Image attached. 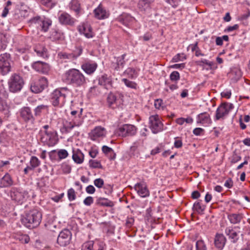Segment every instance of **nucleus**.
Returning <instances> with one entry per match:
<instances>
[{
    "mask_svg": "<svg viewBox=\"0 0 250 250\" xmlns=\"http://www.w3.org/2000/svg\"><path fill=\"white\" fill-rule=\"evenodd\" d=\"M42 213L37 208L26 211L21 218L22 224L29 229L38 227L42 220Z\"/></svg>",
    "mask_w": 250,
    "mask_h": 250,
    "instance_id": "nucleus-1",
    "label": "nucleus"
},
{
    "mask_svg": "<svg viewBox=\"0 0 250 250\" xmlns=\"http://www.w3.org/2000/svg\"><path fill=\"white\" fill-rule=\"evenodd\" d=\"M63 81L75 87H81L86 83V78L78 69L71 68L66 71L63 75Z\"/></svg>",
    "mask_w": 250,
    "mask_h": 250,
    "instance_id": "nucleus-2",
    "label": "nucleus"
},
{
    "mask_svg": "<svg viewBox=\"0 0 250 250\" xmlns=\"http://www.w3.org/2000/svg\"><path fill=\"white\" fill-rule=\"evenodd\" d=\"M24 84V82L22 77L16 73L13 74L8 81L9 90L12 93L20 91Z\"/></svg>",
    "mask_w": 250,
    "mask_h": 250,
    "instance_id": "nucleus-3",
    "label": "nucleus"
},
{
    "mask_svg": "<svg viewBox=\"0 0 250 250\" xmlns=\"http://www.w3.org/2000/svg\"><path fill=\"white\" fill-rule=\"evenodd\" d=\"M20 116L27 125L33 127L35 122V117L31 109L28 106H24L20 110Z\"/></svg>",
    "mask_w": 250,
    "mask_h": 250,
    "instance_id": "nucleus-4",
    "label": "nucleus"
},
{
    "mask_svg": "<svg viewBox=\"0 0 250 250\" xmlns=\"http://www.w3.org/2000/svg\"><path fill=\"white\" fill-rule=\"evenodd\" d=\"M12 63L11 55L9 53H5L0 55V70L3 75L11 71Z\"/></svg>",
    "mask_w": 250,
    "mask_h": 250,
    "instance_id": "nucleus-5",
    "label": "nucleus"
},
{
    "mask_svg": "<svg viewBox=\"0 0 250 250\" xmlns=\"http://www.w3.org/2000/svg\"><path fill=\"white\" fill-rule=\"evenodd\" d=\"M233 108L234 106L232 104L222 103L216 109L215 120H219L220 119H224Z\"/></svg>",
    "mask_w": 250,
    "mask_h": 250,
    "instance_id": "nucleus-6",
    "label": "nucleus"
},
{
    "mask_svg": "<svg viewBox=\"0 0 250 250\" xmlns=\"http://www.w3.org/2000/svg\"><path fill=\"white\" fill-rule=\"evenodd\" d=\"M137 127L132 125L124 124L116 130L117 134L122 137L134 136L137 133Z\"/></svg>",
    "mask_w": 250,
    "mask_h": 250,
    "instance_id": "nucleus-7",
    "label": "nucleus"
},
{
    "mask_svg": "<svg viewBox=\"0 0 250 250\" xmlns=\"http://www.w3.org/2000/svg\"><path fill=\"white\" fill-rule=\"evenodd\" d=\"M66 94L60 89H55L51 95L50 101L55 107H60L63 105L65 103Z\"/></svg>",
    "mask_w": 250,
    "mask_h": 250,
    "instance_id": "nucleus-8",
    "label": "nucleus"
},
{
    "mask_svg": "<svg viewBox=\"0 0 250 250\" xmlns=\"http://www.w3.org/2000/svg\"><path fill=\"white\" fill-rule=\"evenodd\" d=\"M28 192L20 188H12L10 190V196L12 200L21 204L27 197Z\"/></svg>",
    "mask_w": 250,
    "mask_h": 250,
    "instance_id": "nucleus-9",
    "label": "nucleus"
},
{
    "mask_svg": "<svg viewBox=\"0 0 250 250\" xmlns=\"http://www.w3.org/2000/svg\"><path fill=\"white\" fill-rule=\"evenodd\" d=\"M149 127L153 134H157L163 130V124L157 114L149 117Z\"/></svg>",
    "mask_w": 250,
    "mask_h": 250,
    "instance_id": "nucleus-10",
    "label": "nucleus"
},
{
    "mask_svg": "<svg viewBox=\"0 0 250 250\" xmlns=\"http://www.w3.org/2000/svg\"><path fill=\"white\" fill-rule=\"evenodd\" d=\"M48 86V81L44 77H41L40 79L31 83L30 89L35 93L42 92Z\"/></svg>",
    "mask_w": 250,
    "mask_h": 250,
    "instance_id": "nucleus-11",
    "label": "nucleus"
},
{
    "mask_svg": "<svg viewBox=\"0 0 250 250\" xmlns=\"http://www.w3.org/2000/svg\"><path fill=\"white\" fill-rule=\"evenodd\" d=\"M71 237V232L69 229H65L62 230L58 236L57 243L61 246H66L70 243Z\"/></svg>",
    "mask_w": 250,
    "mask_h": 250,
    "instance_id": "nucleus-12",
    "label": "nucleus"
},
{
    "mask_svg": "<svg viewBox=\"0 0 250 250\" xmlns=\"http://www.w3.org/2000/svg\"><path fill=\"white\" fill-rule=\"evenodd\" d=\"M40 141L44 146H54L58 142L57 133L56 131L52 132L49 136H41Z\"/></svg>",
    "mask_w": 250,
    "mask_h": 250,
    "instance_id": "nucleus-13",
    "label": "nucleus"
},
{
    "mask_svg": "<svg viewBox=\"0 0 250 250\" xmlns=\"http://www.w3.org/2000/svg\"><path fill=\"white\" fill-rule=\"evenodd\" d=\"M144 141L143 139H139L133 143L128 151V155L130 157L138 158L139 156L140 155L139 147L143 146Z\"/></svg>",
    "mask_w": 250,
    "mask_h": 250,
    "instance_id": "nucleus-14",
    "label": "nucleus"
},
{
    "mask_svg": "<svg viewBox=\"0 0 250 250\" xmlns=\"http://www.w3.org/2000/svg\"><path fill=\"white\" fill-rule=\"evenodd\" d=\"M32 67L36 71L44 74H47L50 71L49 64L41 61H37L33 62L32 64Z\"/></svg>",
    "mask_w": 250,
    "mask_h": 250,
    "instance_id": "nucleus-15",
    "label": "nucleus"
},
{
    "mask_svg": "<svg viewBox=\"0 0 250 250\" xmlns=\"http://www.w3.org/2000/svg\"><path fill=\"white\" fill-rule=\"evenodd\" d=\"M98 67L97 63L92 61H87L83 62L81 65L82 70L88 75L93 74Z\"/></svg>",
    "mask_w": 250,
    "mask_h": 250,
    "instance_id": "nucleus-16",
    "label": "nucleus"
},
{
    "mask_svg": "<svg viewBox=\"0 0 250 250\" xmlns=\"http://www.w3.org/2000/svg\"><path fill=\"white\" fill-rule=\"evenodd\" d=\"M106 104L108 107L111 109H115L120 105V102L117 98L116 94L110 92L108 93L106 98Z\"/></svg>",
    "mask_w": 250,
    "mask_h": 250,
    "instance_id": "nucleus-17",
    "label": "nucleus"
},
{
    "mask_svg": "<svg viewBox=\"0 0 250 250\" xmlns=\"http://www.w3.org/2000/svg\"><path fill=\"white\" fill-rule=\"evenodd\" d=\"M125 54H124L119 57H114L112 61L111 66L116 71H119L122 69L125 63Z\"/></svg>",
    "mask_w": 250,
    "mask_h": 250,
    "instance_id": "nucleus-18",
    "label": "nucleus"
},
{
    "mask_svg": "<svg viewBox=\"0 0 250 250\" xmlns=\"http://www.w3.org/2000/svg\"><path fill=\"white\" fill-rule=\"evenodd\" d=\"M93 13L95 18L98 20L105 19L108 17L109 15L108 12L101 3L94 10Z\"/></svg>",
    "mask_w": 250,
    "mask_h": 250,
    "instance_id": "nucleus-19",
    "label": "nucleus"
},
{
    "mask_svg": "<svg viewBox=\"0 0 250 250\" xmlns=\"http://www.w3.org/2000/svg\"><path fill=\"white\" fill-rule=\"evenodd\" d=\"M98 84L104 87V88L108 90L113 87L112 78L104 74L99 77L98 79Z\"/></svg>",
    "mask_w": 250,
    "mask_h": 250,
    "instance_id": "nucleus-20",
    "label": "nucleus"
},
{
    "mask_svg": "<svg viewBox=\"0 0 250 250\" xmlns=\"http://www.w3.org/2000/svg\"><path fill=\"white\" fill-rule=\"evenodd\" d=\"M58 19L61 24L65 25L72 26L75 21L74 18L66 12H63L59 14Z\"/></svg>",
    "mask_w": 250,
    "mask_h": 250,
    "instance_id": "nucleus-21",
    "label": "nucleus"
},
{
    "mask_svg": "<svg viewBox=\"0 0 250 250\" xmlns=\"http://www.w3.org/2000/svg\"><path fill=\"white\" fill-rule=\"evenodd\" d=\"M83 121L79 115L75 116L74 118H72L71 121L66 122L64 127L67 132H69L74 127L80 126L82 124Z\"/></svg>",
    "mask_w": 250,
    "mask_h": 250,
    "instance_id": "nucleus-22",
    "label": "nucleus"
},
{
    "mask_svg": "<svg viewBox=\"0 0 250 250\" xmlns=\"http://www.w3.org/2000/svg\"><path fill=\"white\" fill-rule=\"evenodd\" d=\"M134 189L138 195L142 198H146L149 196V191L146 185L144 183H138L134 186Z\"/></svg>",
    "mask_w": 250,
    "mask_h": 250,
    "instance_id": "nucleus-23",
    "label": "nucleus"
},
{
    "mask_svg": "<svg viewBox=\"0 0 250 250\" xmlns=\"http://www.w3.org/2000/svg\"><path fill=\"white\" fill-rule=\"evenodd\" d=\"M154 0H139L137 4L139 10L143 13L149 11L151 9V4Z\"/></svg>",
    "mask_w": 250,
    "mask_h": 250,
    "instance_id": "nucleus-24",
    "label": "nucleus"
},
{
    "mask_svg": "<svg viewBox=\"0 0 250 250\" xmlns=\"http://www.w3.org/2000/svg\"><path fill=\"white\" fill-rule=\"evenodd\" d=\"M236 227H234V229ZM225 233L228 236L229 239L232 243H236L239 239V234L240 233V231H236L234 229L227 228L225 229Z\"/></svg>",
    "mask_w": 250,
    "mask_h": 250,
    "instance_id": "nucleus-25",
    "label": "nucleus"
},
{
    "mask_svg": "<svg viewBox=\"0 0 250 250\" xmlns=\"http://www.w3.org/2000/svg\"><path fill=\"white\" fill-rule=\"evenodd\" d=\"M104 135L105 129L101 126L96 127L89 134L91 139L94 141L99 137L104 136Z\"/></svg>",
    "mask_w": 250,
    "mask_h": 250,
    "instance_id": "nucleus-26",
    "label": "nucleus"
},
{
    "mask_svg": "<svg viewBox=\"0 0 250 250\" xmlns=\"http://www.w3.org/2000/svg\"><path fill=\"white\" fill-rule=\"evenodd\" d=\"M196 118L197 124L208 125L212 122L209 114L206 112L198 114Z\"/></svg>",
    "mask_w": 250,
    "mask_h": 250,
    "instance_id": "nucleus-27",
    "label": "nucleus"
},
{
    "mask_svg": "<svg viewBox=\"0 0 250 250\" xmlns=\"http://www.w3.org/2000/svg\"><path fill=\"white\" fill-rule=\"evenodd\" d=\"M227 239L223 234L216 233L214 238L215 246L218 249L222 250L224 247Z\"/></svg>",
    "mask_w": 250,
    "mask_h": 250,
    "instance_id": "nucleus-28",
    "label": "nucleus"
},
{
    "mask_svg": "<svg viewBox=\"0 0 250 250\" xmlns=\"http://www.w3.org/2000/svg\"><path fill=\"white\" fill-rule=\"evenodd\" d=\"M84 155L79 149L73 150L72 159L77 164H82L84 160Z\"/></svg>",
    "mask_w": 250,
    "mask_h": 250,
    "instance_id": "nucleus-29",
    "label": "nucleus"
},
{
    "mask_svg": "<svg viewBox=\"0 0 250 250\" xmlns=\"http://www.w3.org/2000/svg\"><path fill=\"white\" fill-rule=\"evenodd\" d=\"M95 204L99 206L112 207L114 206L113 202L109 200L107 198L103 197H98L96 200Z\"/></svg>",
    "mask_w": 250,
    "mask_h": 250,
    "instance_id": "nucleus-30",
    "label": "nucleus"
},
{
    "mask_svg": "<svg viewBox=\"0 0 250 250\" xmlns=\"http://www.w3.org/2000/svg\"><path fill=\"white\" fill-rule=\"evenodd\" d=\"M13 181L11 176L8 173H6L0 180V187L6 188L12 186Z\"/></svg>",
    "mask_w": 250,
    "mask_h": 250,
    "instance_id": "nucleus-31",
    "label": "nucleus"
},
{
    "mask_svg": "<svg viewBox=\"0 0 250 250\" xmlns=\"http://www.w3.org/2000/svg\"><path fill=\"white\" fill-rule=\"evenodd\" d=\"M243 217L244 215L242 213H231L228 215V219L232 224H239Z\"/></svg>",
    "mask_w": 250,
    "mask_h": 250,
    "instance_id": "nucleus-32",
    "label": "nucleus"
},
{
    "mask_svg": "<svg viewBox=\"0 0 250 250\" xmlns=\"http://www.w3.org/2000/svg\"><path fill=\"white\" fill-rule=\"evenodd\" d=\"M52 21L50 19L43 17L42 21V24H41L40 25L41 31L44 32H47L49 27L52 25Z\"/></svg>",
    "mask_w": 250,
    "mask_h": 250,
    "instance_id": "nucleus-33",
    "label": "nucleus"
},
{
    "mask_svg": "<svg viewBox=\"0 0 250 250\" xmlns=\"http://www.w3.org/2000/svg\"><path fill=\"white\" fill-rule=\"evenodd\" d=\"M34 51L37 56L44 58L47 56V49L41 44H38L34 47Z\"/></svg>",
    "mask_w": 250,
    "mask_h": 250,
    "instance_id": "nucleus-34",
    "label": "nucleus"
},
{
    "mask_svg": "<svg viewBox=\"0 0 250 250\" xmlns=\"http://www.w3.org/2000/svg\"><path fill=\"white\" fill-rule=\"evenodd\" d=\"M70 9L79 15L81 10V5L78 0H71L69 5Z\"/></svg>",
    "mask_w": 250,
    "mask_h": 250,
    "instance_id": "nucleus-35",
    "label": "nucleus"
},
{
    "mask_svg": "<svg viewBox=\"0 0 250 250\" xmlns=\"http://www.w3.org/2000/svg\"><path fill=\"white\" fill-rule=\"evenodd\" d=\"M206 208V205L202 203L201 200L196 201L193 204L192 209L200 214H203Z\"/></svg>",
    "mask_w": 250,
    "mask_h": 250,
    "instance_id": "nucleus-36",
    "label": "nucleus"
},
{
    "mask_svg": "<svg viewBox=\"0 0 250 250\" xmlns=\"http://www.w3.org/2000/svg\"><path fill=\"white\" fill-rule=\"evenodd\" d=\"M102 151L107 155L110 160H114L116 157V153L113 149L106 146H103L102 147Z\"/></svg>",
    "mask_w": 250,
    "mask_h": 250,
    "instance_id": "nucleus-37",
    "label": "nucleus"
},
{
    "mask_svg": "<svg viewBox=\"0 0 250 250\" xmlns=\"http://www.w3.org/2000/svg\"><path fill=\"white\" fill-rule=\"evenodd\" d=\"M48 110V106L45 104H40L38 105L34 109V114L35 117L40 116L42 113Z\"/></svg>",
    "mask_w": 250,
    "mask_h": 250,
    "instance_id": "nucleus-38",
    "label": "nucleus"
},
{
    "mask_svg": "<svg viewBox=\"0 0 250 250\" xmlns=\"http://www.w3.org/2000/svg\"><path fill=\"white\" fill-rule=\"evenodd\" d=\"M42 17L37 16L32 18L28 21L29 25L32 26H36L37 27H40L41 24H42Z\"/></svg>",
    "mask_w": 250,
    "mask_h": 250,
    "instance_id": "nucleus-39",
    "label": "nucleus"
},
{
    "mask_svg": "<svg viewBox=\"0 0 250 250\" xmlns=\"http://www.w3.org/2000/svg\"><path fill=\"white\" fill-rule=\"evenodd\" d=\"M124 74L127 75L129 78L131 79H136L138 76V74L136 69L132 67H128L127 68L125 71Z\"/></svg>",
    "mask_w": 250,
    "mask_h": 250,
    "instance_id": "nucleus-40",
    "label": "nucleus"
},
{
    "mask_svg": "<svg viewBox=\"0 0 250 250\" xmlns=\"http://www.w3.org/2000/svg\"><path fill=\"white\" fill-rule=\"evenodd\" d=\"M79 32L81 34H83L87 38L93 37L92 29L90 27L82 26L79 28Z\"/></svg>",
    "mask_w": 250,
    "mask_h": 250,
    "instance_id": "nucleus-41",
    "label": "nucleus"
},
{
    "mask_svg": "<svg viewBox=\"0 0 250 250\" xmlns=\"http://www.w3.org/2000/svg\"><path fill=\"white\" fill-rule=\"evenodd\" d=\"M15 238L22 244H27L30 241V237L27 234H17L15 236Z\"/></svg>",
    "mask_w": 250,
    "mask_h": 250,
    "instance_id": "nucleus-42",
    "label": "nucleus"
},
{
    "mask_svg": "<svg viewBox=\"0 0 250 250\" xmlns=\"http://www.w3.org/2000/svg\"><path fill=\"white\" fill-rule=\"evenodd\" d=\"M40 3L48 8H52L57 4V1L55 0H39Z\"/></svg>",
    "mask_w": 250,
    "mask_h": 250,
    "instance_id": "nucleus-43",
    "label": "nucleus"
},
{
    "mask_svg": "<svg viewBox=\"0 0 250 250\" xmlns=\"http://www.w3.org/2000/svg\"><path fill=\"white\" fill-rule=\"evenodd\" d=\"M133 18L129 15L124 14L120 18L119 21L123 23V24L126 25L128 22L131 21Z\"/></svg>",
    "mask_w": 250,
    "mask_h": 250,
    "instance_id": "nucleus-44",
    "label": "nucleus"
},
{
    "mask_svg": "<svg viewBox=\"0 0 250 250\" xmlns=\"http://www.w3.org/2000/svg\"><path fill=\"white\" fill-rule=\"evenodd\" d=\"M83 52V48L81 46L76 47L75 49L71 53L74 60H76L81 55Z\"/></svg>",
    "mask_w": 250,
    "mask_h": 250,
    "instance_id": "nucleus-45",
    "label": "nucleus"
},
{
    "mask_svg": "<svg viewBox=\"0 0 250 250\" xmlns=\"http://www.w3.org/2000/svg\"><path fill=\"white\" fill-rule=\"evenodd\" d=\"M122 81L124 83L126 86L128 88L136 89L137 88V83L133 81H131L127 79L123 78L122 79Z\"/></svg>",
    "mask_w": 250,
    "mask_h": 250,
    "instance_id": "nucleus-46",
    "label": "nucleus"
},
{
    "mask_svg": "<svg viewBox=\"0 0 250 250\" xmlns=\"http://www.w3.org/2000/svg\"><path fill=\"white\" fill-rule=\"evenodd\" d=\"M58 55L60 59L62 60H74L71 53H68L64 52H61L58 53Z\"/></svg>",
    "mask_w": 250,
    "mask_h": 250,
    "instance_id": "nucleus-47",
    "label": "nucleus"
},
{
    "mask_svg": "<svg viewBox=\"0 0 250 250\" xmlns=\"http://www.w3.org/2000/svg\"><path fill=\"white\" fill-rule=\"evenodd\" d=\"M90 167L93 168H102L103 167L100 161L97 160H90L89 161Z\"/></svg>",
    "mask_w": 250,
    "mask_h": 250,
    "instance_id": "nucleus-48",
    "label": "nucleus"
},
{
    "mask_svg": "<svg viewBox=\"0 0 250 250\" xmlns=\"http://www.w3.org/2000/svg\"><path fill=\"white\" fill-rule=\"evenodd\" d=\"M30 164L34 169L40 165V161L36 156H32L30 161Z\"/></svg>",
    "mask_w": 250,
    "mask_h": 250,
    "instance_id": "nucleus-49",
    "label": "nucleus"
},
{
    "mask_svg": "<svg viewBox=\"0 0 250 250\" xmlns=\"http://www.w3.org/2000/svg\"><path fill=\"white\" fill-rule=\"evenodd\" d=\"M67 197L69 201H72L76 198V192L73 188H69L67 191Z\"/></svg>",
    "mask_w": 250,
    "mask_h": 250,
    "instance_id": "nucleus-50",
    "label": "nucleus"
},
{
    "mask_svg": "<svg viewBox=\"0 0 250 250\" xmlns=\"http://www.w3.org/2000/svg\"><path fill=\"white\" fill-rule=\"evenodd\" d=\"M196 250H207L206 246L202 240H198L196 242Z\"/></svg>",
    "mask_w": 250,
    "mask_h": 250,
    "instance_id": "nucleus-51",
    "label": "nucleus"
},
{
    "mask_svg": "<svg viewBox=\"0 0 250 250\" xmlns=\"http://www.w3.org/2000/svg\"><path fill=\"white\" fill-rule=\"evenodd\" d=\"M186 59V57L183 54H177L175 56H174L172 59L171 62H176L179 61H183L184 60Z\"/></svg>",
    "mask_w": 250,
    "mask_h": 250,
    "instance_id": "nucleus-52",
    "label": "nucleus"
},
{
    "mask_svg": "<svg viewBox=\"0 0 250 250\" xmlns=\"http://www.w3.org/2000/svg\"><path fill=\"white\" fill-rule=\"evenodd\" d=\"M241 159V157L237 153L236 150H235L233 152V154H232V155L231 157V161H230L231 163H232V164L236 163L238 162V161H239Z\"/></svg>",
    "mask_w": 250,
    "mask_h": 250,
    "instance_id": "nucleus-53",
    "label": "nucleus"
},
{
    "mask_svg": "<svg viewBox=\"0 0 250 250\" xmlns=\"http://www.w3.org/2000/svg\"><path fill=\"white\" fill-rule=\"evenodd\" d=\"M68 155V153L65 149H60L58 151V156L59 160L66 158Z\"/></svg>",
    "mask_w": 250,
    "mask_h": 250,
    "instance_id": "nucleus-54",
    "label": "nucleus"
},
{
    "mask_svg": "<svg viewBox=\"0 0 250 250\" xmlns=\"http://www.w3.org/2000/svg\"><path fill=\"white\" fill-rule=\"evenodd\" d=\"M169 77L171 81H177L180 80V74L178 71H174L170 74Z\"/></svg>",
    "mask_w": 250,
    "mask_h": 250,
    "instance_id": "nucleus-55",
    "label": "nucleus"
},
{
    "mask_svg": "<svg viewBox=\"0 0 250 250\" xmlns=\"http://www.w3.org/2000/svg\"><path fill=\"white\" fill-rule=\"evenodd\" d=\"M0 93V111L7 110V106L5 102L3 100Z\"/></svg>",
    "mask_w": 250,
    "mask_h": 250,
    "instance_id": "nucleus-56",
    "label": "nucleus"
},
{
    "mask_svg": "<svg viewBox=\"0 0 250 250\" xmlns=\"http://www.w3.org/2000/svg\"><path fill=\"white\" fill-rule=\"evenodd\" d=\"M94 184L96 187L101 188L104 186V181L103 179L97 178L94 181Z\"/></svg>",
    "mask_w": 250,
    "mask_h": 250,
    "instance_id": "nucleus-57",
    "label": "nucleus"
},
{
    "mask_svg": "<svg viewBox=\"0 0 250 250\" xmlns=\"http://www.w3.org/2000/svg\"><path fill=\"white\" fill-rule=\"evenodd\" d=\"M204 132L205 130L200 127H196L194 128L193 130V133L196 136L204 135Z\"/></svg>",
    "mask_w": 250,
    "mask_h": 250,
    "instance_id": "nucleus-58",
    "label": "nucleus"
},
{
    "mask_svg": "<svg viewBox=\"0 0 250 250\" xmlns=\"http://www.w3.org/2000/svg\"><path fill=\"white\" fill-rule=\"evenodd\" d=\"M163 101L161 99H157L155 100L154 106L157 109H160L161 107L163 108Z\"/></svg>",
    "mask_w": 250,
    "mask_h": 250,
    "instance_id": "nucleus-59",
    "label": "nucleus"
},
{
    "mask_svg": "<svg viewBox=\"0 0 250 250\" xmlns=\"http://www.w3.org/2000/svg\"><path fill=\"white\" fill-rule=\"evenodd\" d=\"M134 219L132 217H127L125 222V226L128 228H131L134 224Z\"/></svg>",
    "mask_w": 250,
    "mask_h": 250,
    "instance_id": "nucleus-60",
    "label": "nucleus"
},
{
    "mask_svg": "<svg viewBox=\"0 0 250 250\" xmlns=\"http://www.w3.org/2000/svg\"><path fill=\"white\" fill-rule=\"evenodd\" d=\"M93 198L91 196H88L83 200V204L87 206H89L93 203Z\"/></svg>",
    "mask_w": 250,
    "mask_h": 250,
    "instance_id": "nucleus-61",
    "label": "nucleus"
},
{
    "mask_svg": "<svg viewBox=\"0 0 250 250\" xmlns=\"http://www.w3.org/2000/svg\"><path fill=\"white\" fill-rule=\"evenodd\" d=\"M239 27L238 24H234L233 26H229L224 30L225 32H229L232 31L237 30Z\"/></svg>",
    "mask_w": 250,
    "mask_h": 250,
    "instance_id": "nucleus-62",
    "label": "nucleus"
},
{
    "mask_svg": "<svg viewBox=\"0 0 250 250\" xmlns=\"http://www.w3.org/2000/svg\"><path fill=\"white\" fill-rule=\"evenodd\" d=\"M221 95L222 97H224L227 99H229L231 97V92L230 90H226L223 91Z\"/></svg>",
    "mask_w": 250,
    "mask_h": 250,
    "instance_id": "nucleus-63",
    "label": "nucleus"
},
{
    "mask_svg": "<svg viewBox=\"0 0 250 250\" xmlns=\"http://www.w3.org/2000/svg\"><path fill=\"white\" fill-rule=\"evenodd\" d=\"M85 191L88 194H93L95 191V188L92 185H89L86 188Z\"/></svg>",
    "mask_w": 250,
    "mask_h": 250,
    "instance_id": "nucleus-64",
    "label": "nucleus"
}]
</instances>
